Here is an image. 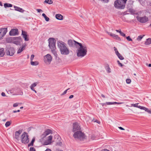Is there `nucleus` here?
Returning <instances> with one entry per match:
<instances>
[{
    "label": "nucleus",
    "instance_id": "nucleus-1",
    "mask_svg": "<svg viewBox=\"0 0 151 151\" xmlns=\"http://www.w3.org/2000/svg\"><path fill=\"white\" fill-rule=\"evenodd\" d=\"M57 45L61 55H68L69 54L70 49L65 43L59 40L57 42Z\"/></svg>",
    "mask_w": 151,
    "mask_h": 151
},
{
    "label": "nucleus",
    "instance_id": "nucleus-2",
    "mask_svg": "<svg viewBox=\"0 0 151 151\" xmlns=\"http://www.w3.org/2000/svg\"><path fill=\"white\" fill-rule=\"evenodd\" d=\"M76 51L77 55L78 57L82 58L85 56L87 54V47L86 45L82 44L80 43L78 45Z\"/></svg>",
    "mask_w": 151,
    "mask_h": 151
},
{
    "label": "nucleus",
    "instance_id": "nucleus-3",
    "mask_svg": "<svg viewBox=\"0 0 151 151\" xmlns=\"http://www.w3.org/2000/svg\"><path fill=\"white\" fill-rule=\"evenodd\" d=\"M48 46L50 49L54 56L57 57L58 56V54L56 51L55 43L56 40L54 38H50L48 40Z\"/></svg>",
    "mask_w": 151,
    "mask_h": 151
},
{
    "label": "nucleus",
    "instance_id": "nucleus-4",
    "mask_svg": "<svg viewBox=\"0 0 151 151\" xmlns=\"http://www.w3.org/2000/svg\"><path fill=\"white\" fill-rule=\"evenodd\" d=\"M127 0H116L114 3V7L119 9H123L125 7Z\"/></svg>",
    "mask_w": 151,
    "mask_h": 151
},
{
    "label": "nucleus",
    "instance_id": "nucleus-5",
    "mask_svg": "<svg viewBox=\"0 0 151 151\" xmlns=\"http://www.w3.org/2000/svg\"><path fill=\"white\" fill-rule=\"evenodd\" d=\"M73 136L75 139L80 140H83L85 138V136L84 133L80 131H78L75 132Z\"/></svg>",
    "mask_w": 151,
    "mask_h": 151
},
{
    "label": "nucleus",
    "instance_id": "nucleus-6",
    "mask_svg": "<svg viewBox=\"0 0 151 151\" xmlns=\"http://www.w3.org/2000/svg\"><path fill=\"white\" fill-rule=\"evenodd\" d=\"M21 141L22 143L24 144L27 143L29 141L28 135L27 133L24 132L21 136Z\"/></svg>",
    "mask_w": 151,
    "mask_h": 151
},
{
    "label": "nucleus",
    "instance_id": "nucleus-7",
    "mask_svg": "<svg viewBox=\"0 0 151 151\" xmlns=\"http://www.w3.org/2000/svg\"><path fill=\"white\" fill-rule=\"evenodd\" d=\"M47 131H45L42 134L40 139V142L45 145H47Z\"/></svg>",
    "mask_w": 151,
    "mask_h": 151
},
{
    "label": "nucleus",
    "instance_id": "nucleus-8",
    "mask_svg": "<svg viewBox=\"0 0 151 151\" xmlns=\"http://www.w3.org/2000/svg\"><path fill=\"white\" fill-rule=\"evenodd\" d=\"M5 52L7 55L12 56L15 53V51L14 47L8 46L6 48Z\"/></svg>",
    "mask_w": 151,
    "mask_h": 151
},
{
    "label": "nucleus",
    "instance_id": "nucleus-9",
    "mask_svg": "<svg viewBox=\"0 0 151 151\" xmlns=\"http://www.w3.org/2000/svg\"><path fill=\"white\" fill-rule=\"evenodd\" d=\"M67 43L70 47H73L75 46L76 47H78V45L80 43H79L74 40L70 39L68 41Z\"/></svg>",
    "mask_w": 151,
    "mask_h": 151
},
{
    "label": "nucleus",
    "instance_id": "nucleus-10",
    "mask_svg": "<svg viewBox=\"0 0 151 151\" xmlns=\"http://www.w3.org/2000/svg\"><path fill=\"white\" fill-rule=\"evenodd\" d=\"M137 20L141 23H145L148 20V18L146 16L140 17L137 16L136 17Z\"/></svg>",
    "mask_w": 151,
    "mask_h": 151
},
{
    "label": "nucleus",
    "instance_id": "nucleus-11",
    "mask_svg": "<svg viewBox=\"0 0 151 151\" xmlns=\"http://www.w3.org/2000/svg\"><path fill=\"white\" fill-rule=\"evenodd\" d=\"M73 132L80 131L81 129L80 126L77 122H76L73 123Z\"/></svg>",
    "mask_w": 151,
    "mask_h": 151
},
{
    "label": "nucleus",
    "instance_id": "nucleus-12",
    "mask_svg": "<svg viewBox=\"0 0 151 151\" xmlns=\"http://www.w3.org/2000/svg\"><path fill=\"white\" fill-rule=\"evenodd\" d=\"M7 32L6 28H2L0 29V40L3 39V37L6 35Z\"/></svg>",
    "mask_w": 151,
    "mask_h": 151
},
{
    "label": "nucleus",
    "instance_id": "nucleus-13",
    "mask_svg": "<svg viewBox=\"0 0 151 151\" xmlns=\"http://www.w3.org/2000/svg\"><path fill=\"white\" fill-rule=\"evenodd\" d=\"M22 39L20 37H17L13 38V43L17 45H20Z\"/></svg>",
    "mask_w": 151,
    "mask_h": 151
},
{
    "label": "nucleus",
    "instance_id": "nucleus-14",
    "mask_svg": "<svg viewBox=\"0 0 151 151\" xmlns=\"http://www.w3.org/2000/svg\"><path fill=\"white\" fill-rule=\"evenodd\" d=\"M18 34L17 29H12L10 31L9 34L11 36H15Z\"/></svg>",
    "mask_w": 151,
    "mask_h": 151
},
{
    "label": "nucleus",
    "instance_id": "nucleus-15",
    "mask_svg": "<svg viewBox=\"0 0 151 151\" xmlns=\"http://www.w3.org/2000/svg\"><path fill=\"white\" fill-rule=\"evenodd\" d=\"M22 132V131L19 130L18 131H16L14 137V138L16 139L17 141L19 140V135Z\"/></svg>",
    "mask_w": 151,
    "mask_h": 151
},
{
    "label": "nucleus",
    "instance_id": "nucleus-16",
    "mask_svg": "<svg viewBox=\"0 0 151 151\" xmlns=\"http://www.w3.org/2000/svg\"><path fill=\"white\" fill-rule=\"evenodd\" d=\"M26 47V44H24L22 45V47H20V48L18 50L17 52V53L19 54L21 53L25 49Z\"/></svg>",
    "mask_w": 151,
    "mask_h": 151
},
{
    "label": "nucleus",
    "instance_id": "nucleus-17",
    "mask_svg": "<svg viewBox=\"0 0 151 151\" xmlns=\"http://www.w3.org/2000/svg\"><path fill=\"white\" fill-rule=\"evenodd\" d=\"M22 35L23 37L24 38L25 41H28L29 40V39L27 37V33L26 32L22 30Z\"/></svg>",
    "mask_w": 151,
    "mask_h": 151
},
{
    "label": "nucleus",
    "instance_id": "nucleus-18",
    "mask_svg": "<svg viewBox=\"0 0 151 151\" xmlns=\"http://www.w3.org/2000/svg\"><path fill=\"white\" fill-rule=\"evenodd\" d=\"M53 137L50 135L48 136V145H51L54 142L52 140Z\"/></svg>",
    "mask_w": 151,
    "mask_h": 151
},
{
    "label": "nucleus",
    "instance_id": "nucleus-19",
    "mask_svg": "<svg viewBox=\"0 0 151 151\" xmlns=\"http://www.w3.org/2000/svg\"><path fill=\"white\" fill-rule=\"evenodd\" d=\"M38 83L37 82H35L32 84L30 86V89L33 91H34L35 93L37 91L34 89V87H35Z\"/></svg>",
    "mask_w": 151,
    "mask_h": 151
},
{
    "label": "nucleus",
    "instance_id": "nucleus-20",
    "mask_svg": "<svg viewBox=\"0 0 151 151\" xmlns=\"http://www.w3.org/2000/svg\"><path fill=\"white\" fill-rule=\"evenodd\" d=\"M123 102H106V104L107 105H110L112 104H123Z\"/></svg>",
    "mask_w": 151,
    "mask_h": 151
},
{
    "label": "nucleus",
    "instance_id": "nucleus-21",
    "mask_svg": "<svg viewBox=\"0 0 151 151\" xmlns=\"http://www.w3.org/2000/svg\"><path fill=\"white\" fill-rule=\"evenodd\" d=\"M56 18L59 20H62L63 19V17L61 14H57L55 15Z\"/></svg>",
    "mask_w": 151,
    "mask_h": 151
},
{
    "label": "nucleus",
    "instance_id": "nucleus-22",
    "mask_svg": "<svg viewBox=\"0 0 151 151\" xmlns=\"http://www.w3.org/2000/svg\"><path fill=\"white\" fill-rule=\"evenodd\" d=\"M14 8L15 9V10L16 11H18L21 12H24V10H23L22 8L17 7L16 6H14Z\"/></svg>",
    "mask_w": 151,
    "mask_h": 151
},
{
    "label": "nucleus",
    "instance_id": "nucleus-23",
    "mask_svg": "<svg viewBox=\"0 0 151 151\" xmlns=\"http://www.w3.org/2000/svg\"><path fill=\"white\" fill-rule=\"evenodd\" d=\"M5 53L4 49L3 48H0V56L1 57L3 56Z\"/></svg>",
    "mask_w": 151,
    "mask_h": 151
},
{
    "label": "nucleus",
    "instance_id": "nucleus-24",
    "mask_svg": "<svg viewBox=\"0 0 151 151\" xmlns=\"http://www.w3.org/2000/svg\"><path fill=\"white\" fill-rule=\"evenodd\" d=\"M145 45H148L151 44V38H148L146 40L145 43Z\"/></svg>",
    "mask_w": 151,
    "mask_h": 151
},
{
    "label": "nucleus",
    "instance_id": "nucleus-25",
    "mask_svg": "<svg viewBox=\"0 0 151 151\" xmlns=\"http://www.w3.org/2000/svg\"><path fill=\"white\" fill-rule=\"evenodd\" d=\"M13 38L11 37H9L7 38L6 39V41L8 43H11L12 42H13Z\"/></svg>",
    "mask_w": 151,
    "mask_h": 151
},
{
    "label": "nucleus",
    "instance_id": "nucleus-26",
    "mask_svg": "<svg viewBox=\"0 0 151 151\" xmlns=\"http://www.w3.org/2000/svg\"><path fill=\"white\" fill-rule=\"evenodd\" d=\"M30 64L32 65H37L39 64V62L37 61L33 62L31 61Z\"/></svg>",
    "mask_w": 151,
    "mask_h": 151
},
{
    "label": "nucleus",
    "instance_id": "nucleus-27",
    "mask_svg": "<svg viewBox=\"0 0 151 151\" xmlns=\"http://www.w3.org/2000/svg\"><path fill=\"white\" fill-rule=\"evenodd\" d=\"M113 37L114 39H116L119 41H120L121 40L120 38L117 35L114 34Z\"/></svg>",
    "mask_w": 151,
    "mask_h": 151
},
{
    "label": "nucleus",
    "instance_id": "nucleus-28",
    "mask_svg": "<svg viewBox=\"0 0 151 151\" xmlns=\"http://www.w3.org/2000/svg\"><path fill=\"white\" fill-rule=\"evenodd\" d=\"M4 6L5 8L12 7V5L10 4L5 3L4 4Z\"/></svg>",
    "mask_w": 151,
    "mask_h": 151
},
{
    "label": "nucleus",
    "instance_id": "nucleus-29",
    "mask_svg": "<svg viewBox=\"0 0 151 151\" xmlns=\"http://www.w3.org/2000/svg\"><path fill=\"white\" fill-rule=\"evenodd\" d=\"M105 68L106 71L108 73H110L111 72V70L109 65L106 66Z\"/></svg>",
    "mask_w": 151,
    "mask_h": 151
},
{
    "label": "nucleus",
    "instance_id": "nucleus-30",
    "mask_svg": "<svg viewBox=\"0 0 151 151\" xmlns=\"http://www.w3.org/2000/svg\"><path fill=\"white\" fill-rule=\"evenodd\" d=\"M145 35H142L139 36L137 39V40L139 41H141L143 37L145 36Z\"/></svg>",
    "mask_w": 151,
    "mask_h": 151
},
{
    "label": "nucleus",
    "instance_id": "nucleus-31",
    "mask_svg": "<svg viewBox=\"0 0 151 151\" xmlns=\"http://www.w3.org/2000/svg\"><path fill=\"white\" fill-rule=\"evenodd\" d=\"M43 60L45 63L46 64H47V55L44 56Z\"/></svg>",
    "mask_w": 151,
    "mask_h": 151
},
{
    "label": "nucleus",
    "instance_id": "nucleus-32",
    "mask_svg": "<svg viewBox=\"0 0 151 151\" xmlns=\"http://www.w3.org/2000/svg\"><path fill=\"white\" fill-rule=\"evenodd\" d=\"M52 59L51 56L48 54V62H50L52 61Z\"/></svg>",
    "mask_w": 151,
    "mask_h": 151
},
{
    "label": "nucleus",
    "instance_id": "nucleus-33",
    "mask_svg": "<svg viewBox=\"0 0 151 151\" xmlns=\"http://www.w3.org/2000/svg\"><path fill=\"white\" fill-rule=\"evenodd\" d=\"M140 3L142 5H144L145 4L146 0H138Z\"/></svg>",
    "mask_w": 151,
    "mask_h": 151
},
{
    "label": "nucleus",
    "instance_id": "nucleus-34",
    "mask_svg": "<svg viewBox=\"0 0 151 151\" xmlns=\"http://www.w3.org/2000/svg\"><path fill=\"white\" fill-rule=\"evenodd\" d=\"M35 141V139L33 138L30 143L28 145V146L29 147L31 146H33V143Z\"/></svg>",
    "mask_w": 151,
    "mask_h": 151
},
{
    "label": "nucleus",
    "instance_id": "nucleus-35",
    "mask_svg": "<svg viewBox=\"0 0 151 151\" xmlns=\"http://www.w3.org/2000/svg\"><path fill=\"white\" fill-rule=\"evenodd\" d=\"M11 122L9 121L7 122L5 124V126L6 127H7L9 126L11 124Z\"/></svg>",
    "mask_w": 151,
    "mask_h": 151
},
{
    "label": "nucleus",
    "instance_id": "nucleus-36",
    "mask_svg": "<svg viewBox=\"0 0 151 151\" xmlns=\"http://www.w3.org/2000/svg\"><path fill=\"white\" fill-rule=\"evenodd\" d=\"M118 58L121 60H123L124 59V58L120 54L117 56Z\"/></svg>",
    "mask_w": 151,
    "mask_h": 151
},
{
    "label": "nucleus",
    "instance_id": "nucleus-37",
    "mask_svg": "<svg viewBox=\"0 0 151 151\" xmlns=\"http://www.w3.org/2000/svg\"><path fill=\"white\" fill-rule=\"evenodd\" d=\"M144 110L150 114H151V110H149L146 107L145 108Z\"/></svg>",
    "mask_w": 151,
    "mask_h": 151
},
{
    "label": "nucleus",
    "instance_id": "nucleus-38",
    "mask_svg": "<svg viewBox=\"0 0 151 151\" xmlns=\"http://www.w3.org/2000/svg\"><path fill=\"white\" fill-rule=\"evenodd\" d=\"M52 130L48 129V135L50 134H52Z\"/></svg>",
    "mask_w": 151,
    "mask_h": 151
},
{
    "label": "nucleus",
    "instance_id": "nucleus-39",
    "mask_svg": "<svg viewBox=\"0 0 151 151\" xmlns=\"http://www.w3.org/2000/svg\"><path fill=\"white\" fill-rule=\"evenodd\" d=\"M126 82L127 83L130 84L131 82V80L129 79H127L126 80Z\"/></svg>",
    "mask_w": 151,
    "mask_h": 151
},
{
    "label": "nucleus",
    "instance_id": "nucleus-40",
    "mask_svg": "<svg viewBox=\"0 0 151 151\" xmlns=\"http://www.w3.org/2000/svg\"><path fill=\"white\" fill-rule=\"evenodd\" d=\"M126 39L129 41H132V39L130 38L129 36L126 37Z\"/></svg>",
    "mask_w": 151,
    "mask_h": 151
},
{
    "label": "nucleus",
    "instance_id": "nucleus-41",
    "mask_svg": "<svg viewBox=\"0 0 151 151\" xmlns=\"http://www.w3.org/2000/svg\"><path fill=\"white\" fill-rule=\"evenodd\" d=\"M42 16L44 17L45 20L47 21V17L46 15L44 13L42 14Z\"/></svg>",
    "mask_w": 151,
    "mask_h": 151
},
{
    "label": "nucleus",
    "instance_id": "nucleus-42",
    "mask_svg": "<svg viewBox=\"0 0 151 151\" xmlns=\"http://www.w3.org/2000/svg\"><path fill=\"white\" fill-rule=\"evenodd\" d=\"M138 103H137V104H132V106L134 107H138Z\"/></svg>",
    "mask_w": 151,
    "mask_h": 151
},
{
    "label": "nucleus",
    "instance_id": "nucleus-43",
    "mask_svg": "<svg viewBox=\"0 0 151 151\" xmlns=\"http://www.w3.org/2000/svg\"><path fill=\"white\" fill-rule=\"evenodd\" d=\"M107 33L108 34V35H109L110 36L113 37L114 36V35L115 34H113L112 33L109 32H107Z\"/></svg>",
    "mask_w": 151,
    "mask_h": 151
},
{
    "label": "nucleus",
    "instance_id": "nucleus-44",
    "mask_svg": "<svg viewBox=\"0 0 151 151\" xmlns=\"http://www.w3.org/2000/svg\"><path fill=\"white\" fill-rule=\"evenodd\" d=\"M62 144V142H60V141L56 143V145H59V146H61Z\"/></svg>",
    "mask_w": 151,
    "mask_h": 151
},
{
    "label": "nucleus",
    "instance_id": "nucleus-45",
    "mask_svg": "<svg viewBox=\"0 0 151 151\" xmlns=\"http://www.w3.org/2000/svg\"><path fill=\"white\" fill-rule=\"evenodd\" d=\"M138 108L141 109H143V110H144L145 107L142 106H138Z\"/></svg>",
    "mask_w": 151,
    "mask_h": 151
},
{
    "label": "nucleus",
    "instance_id": "nucleus-46",
    "mask_svg": "<svg viewBox=\"0 0 151 151\" xmlns=\"http://www.w3.org/2000/svg\"><path fill=\"white\" fill-rule=\"evenodd\" d=\"M53 2L52 0H48V4H52L53 3Z\"/></svg>",
    "mask_w": 151,
    "mask_h": 151
},
{
    "label": "nucleus",
    "instance_id": "nucleus-47",
    "mask_svg": "<svg viewBox=\"0 0 151 151\" xmlns=\"http://www.w3.org/2000/svg\"><path fill=\"white\" fill-rule=\"evenodd\" d=\"M69 89V88H68L67 89H66V90H65V91L62 94H61V95H64V94H66L67 92V91Z\"/></svg>",
    "mask_w": 151,
    "mask_h": 151
},
{
    "label": "nucleus",
    "instance_id": "nucleus-48",
    "mask_svg": "<svg viewBox=\"0 0 151 151\" xmlns=\"http://www.w3.org/2000/svg\"><path fill=\"white\" fill-rule=\"evenodd\" d=\"M35 57V55H31V58H30V60L31 61H32L33 60V59Z\"/></svg>",
    "mask_w": 151,
    "mask_h": 151
},
{
    "label": "nucleus",
    "instance_id": "nucleus-49",
    "mask_svg": "<svg viewBox=\"0 0 151 151\" xmlns=\"http://www.w3.org/2000/svg\"><path fill=\"white\" fill-rule=\"evenodd\" d=\"M30 151H35V150L33 147H31L30 148Z\"/></svg>",
    "mask_w": 151,
    "mask_h": 151
},
{
    "label": "nucleus",
    "instance_id": "nucleus-50",
    "mask_svg": "<svg viewBox=\"0 0 151 151\" xmlns=\"http://www.w3.org/2000/svg\"><path fill=\"white\" fill-rule=\"evenodd\" d=\"M19 104V103H14L13 105V106L14 107H16L18 106Z\"/></svg>",
    "mask_w": 151,
    "mask_h": 151
},
{
    "label": "nucleus",
    "instance_id": "nucleus-51",
    "mask_svg": "<svg viewBox=\"0 0 151 151\" xmlns=\"http://www.w3.org/2000/svg\"><path fill=\"white\" fill-rule=\"evenodd\" d=\"M117 62L119 65L121 67H122L123 66V65L122 64L120 63L119 60H117Z\"/></svg>",
    "mask_w": 151,
    "mask_h": 151
},
{
    "label": "nucleus",
    "instance_id": "nucleus-52",
    "mask_svg": "<svg viewBox=\"0 0 151 151\" xmlns=\"http://www.w3.org/2000/svg\"><path fill=\"white\" fill-rule=\"evenodd\" d=\"M120 34L121 35H122V36L123 37H124L125 36V34H124V33L122 32Z\"/></svg>",
    "mask_w": 151,
    "mask_h": 151
},
{
    "label": "nucleus",
    "instance_id": "nucleus-53",
    "mask_svg": "<svg viewBox=\"0 0 151 151\" xmlns=\"http://www.w3.org/2000/svg\"><path fill=\"white\" fill-rule=\"evenodd\" d=\"M36 10L38 12H43V11L41 9H37Z\"/></svg>",
    "mask_w": 151,
    "mask_h": 151
},
{
    "label": "nucleus",
    "instance_id": "nucleus-54",
    "mask_svg": "<svg viewBox=\"0 0 151 151\" xmlns=\"http://www.w3.org/2000/svg\"><path fill=\"white\" fill-rule=\"evenodd\" d=\"M116 31L118 32L120 34L122 32L121 30L120 29V30H116Z\"/></svg>",
    "mask_w": 151,
    "mask_h": 151
},
{
    "label": "nucleus",
    "instance_id": "nucleus-55",
    "mask_svg": "<svg viewBox=\"0 0 151 151\" xmlns=\"http://www.w3.org/2000/svg\"><path fill=\"white\" fill-rule=\"evenodd\" d=\"M115 52V53L116 54V55L117 56L118 55H119V54H120L119 52H118V50L116 51Z\"/></svg>",
    "mask_w": 151,
    "mask_h": 151
},
{
    "label": "nucleus",
    "instance_id": "nucleus-56",
    "mask_svg": "<svg viewBox=\"0 0 151 151\" xmlns=\"http://www.w3.org/2000/svg\"><path fill=\"white\" fill-rule=\"evenodd\" d=\"M101 1H102L104 2L107 3L108 2L109 0H101Z\"/></svg>",
    "mask_w": 151,
    "mask_h": 151
},
{
    "label": "nucleus",
    "instance_id": "nucleus-57",
    "mask_svg": "<svg viewBox=\"0 0 151 151\" xmlns=\"http://www.w3.org/2000/svg\"><path fill=\"white\" fill-rule=\"evenodd\" d=\"M1 95L3 96H6L4 92H2L1 93Z\"/></svg>",
    "mask_w": 151,
    "mask_h": 151
},
{
    "label": "nucleus",
    "instance_id": "nucleus-58",
    "mask_svg": "<svg viewBox=\"0 0 151 151\" xmlns=\"http://www.w3.org/2000/svg\"><path fill=\"white\" fill-rule=\"evenodd\" d=\"M94 122H96L99 124H100V122L99 121H98L97 120H96L95 121H94Z\"/></svg>",
    "mask_w": 151,
    "mask_h": 151
},
{
    "label": "nucleus",
    "instance_id": "nucleus-59",
    "mask_svg": "<svg viewBox=\"0 0 151 151\" xmlns=\"http://www.w3.org/2000/svg\"><path fill=\"white\" fill-rule=\"evenodd\" d=\"M20 111V110H18L17 111H13V112L14 113H15L17 112H19Z\"/></svg>",
    "mask_w": 151,
    "mask_h": 151
},
{
    "label": "nucleus",
    "instance_id": "nucleus-60",
    "mask_svg": "<svg viewBox=\"0 0 151 151\" xmlns=\"http://www.w3.org/2000/svg\"><path fill=\"white\" fill-rule=\"evenodd\" d=\"M120 129L122 130H124L125 129L122 127H118Z\"/></svg>",
    "mask_w": 151,
    "mask_h": 151
},
{
    "label": "nucleus",
    "instance_id": "nucleus-61",
    "mask_svg": "<svg viewBox=\"0 0 151 151\" xmlns=\"http://www.w3.org/2000/svg\"><path fill=\"white\" fill-rule=\"evenodd\" d=\"M73 97V95H71L69 96V98L71 99V98H72Z\"/></svg>",
    "mask_w": 151,
    "mask_h": 151
},
{
    "label": "nucleus",
    "instance_id": "nucleus-62",
    "mask_svg": "<svg viewBox=\"0 0 151 151\" xmlns=\"http://www.w3.org/2000/svg\"><path fill=\"white\" fill-rule=\"evenodd\" d=\"M114 49L115 52L117 50L116 48L115 47H114Z\"/></svg>",
    "mask_w": 151,
    "mask_h": 151
},
{
    "label": "nucleus",
    "instance_id": "nucleus-63",
    "mask_svg": "<svg viewBox=\"0 0 151 151\" xmlns=\"http://www.w3.org/2000/svg\"><path fill=\"white\" fill-rule=\"evenodd\" d=\"M101 104L102 105V106H104V105L106 104V103H101Z\"/></svg>",
    "mask_w": 151,
    "mask_h": 151
},
{
    "label": "nucleus",
    "instance_id": "nucleus-64",
    "mask_svg": "<svg viewBox=\"0 0 151 151\" xmlns=\"http://www.w3.org/2000/svg\"><path fill=\"white\" fill-rule=\"evenodd\" d=\"M56 151H63L62 150H60V149H56Z\"/></svg>",
    "mask_w": 151,
    "mask_h": 151
}]
</instances>
